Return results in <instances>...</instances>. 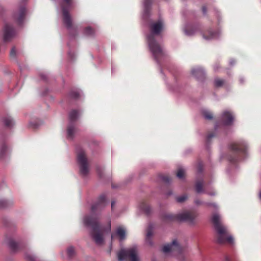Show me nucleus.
I'll return each instance as SVG.
<instances>
[{
    "instance_id": "cd10ccee",
    "label": "nucleus",
    "mask_w": 261,
    "mask_h": 261,
    "mask_svg": "<svg viewBox=\"0 0 261 261\" xmlns=\"http://www.w3.org/2000/svg\"><path fill=\"white\" fill-rule=\"evenodd\" d=\"M151 3L152 0H144V7L146 13H148L149 11Z\"/></svg>"
},
{
    "instance_id": "f257e3e1",
    "label": "nucleus",
    "mask_w": 261,
    "mask_h": 261,
    "mask_svg": "<svg viewBox=\"0 0 261 261\" xmlns=\"http://www.w3.org/2000/svg\"><path fill=\"white\" fill-rule=\"evenodd\" d=\"M164 23L161 20L151 23L149 27L151 34L147 36L150 49L158 63H160V59L165 54L161 45L156 41L154 36L159 35L164 30Z\"/></svg>"
},
{
    "instance_id": "4c0bfd02",
    "label": "nucleus",
    "mask_w": 261,
    "mask_h": 261,
    "mask_svg": "<svg viewBox=\"0 0 261 261\" xmlns=\"http://www.w3.org/2000/svg\"><path fill=\"white\" fill-rule=\"evenodd\" d=\"M96 171L100 177L102 176V170L99 167H96Z\"/></svg>"
},
{
    "instance_id": "79ce46f5",
    "label": "nucleus",
    "mask_w": 261,
    "mask_h": 261,
    "mask_svg": "<svg viewBox=\"0 0 261 261\" xmlns=\"http://www.w3.org/2000/svg\"><path fill=\"white\" fill-rule=\"evenodd\" d=\"M224 83H216L215 87H220L223 85Z\"/></svg>"
},
{
    "instance_id": "ddd939ff",
    "label": "nucleus",
    "mask_w": 261,
    "mask_h": 261,
    "mask_svg": "<svg viewBox=\"0 0 261 261\" xmlns=\"http://www.w3.org/2000/svg\"><path fill=\"white\" fill-rule=\"evenodd\" d=\"M15 35V30L14 28L10 24L6 23L4 29L3 39L5 42H8Z\"/></svg>"
},
{
    "instance_id": "412c9836",
    "label": "nucleus",
    "mask_w": 261,
    "mask_h": 261,
    "mask_svg": "<svg viewBox=\"0 0 261 261\" xmlns=\"http://www.w3.org/2000/svg\"><path fill=\"white\" fill-rule=\"evenodd\" d=\"M116 234L119 237L121 241L124 240L125 238V230L122 227L117 228Z\"/></svg>"
},
{
    "instance_id": "6e6552de",
    "label": "nucleus",
    "mask_w": 261,
    "mask_h": 261,
    "mask_svg": "<svg viewBox=\"0 0 261 261\" xmlns=\"http://www.w3.org/2000/svg\"><path fill=\"white\" fill-rule=\"evenodd\" d=\"M76 152L80 173L83 176H86L89 172V167L85 152L80 148H77Z\"/></svg>"
},
{
    "instance_id": "0eeeda50",
    "label": "nucleus",
    "mask_w": 261,
    "mask_h": 261,
    "mask_svg": "<svg viewBox=\"0 0 261 261\" xmlns=\"http://www.w3.org/2000/svg\"><path fill=\"white\" fill-rule=\"evenodd\" d=\"M118 257L120 261H139L137 247L121 249L118 254Z\"/></svg>"
},
{
    "instance_id": "6ab92c4d",
    "label": "nucleus",
    "mask_w": 261,
    "mask_h": 261,
    "mask_svg": "<svg viewBox=\"0 0 261 261\" xmlns=\"http://www.w3.org/2000/svg\"><path fill=\"white\" fill-rule=\"evenodd\" d=\"M140 208L146 215H149L151 213V210L148 204L145 202L143 201L140 204Z\"/></svg>"
},
{
    "instance_id": "f8f14e48",
    "label": "nucleus",
    "mask_w": 261,
    "mask_h": 261,
    "mask_svg": "<svg viewBox=\"0 0 261 261\" xmlns=\"http://www.w3.org/2000/svg\"><path fill=\"white\" fill-rule=\"evenodd\" d=\"M184 249L178 244L175 240H173L171 244L165 245L163 248V251L164 253L175 252V254L176 255H181Z\"/></svg>"
},
{
    "instance_id": "a878e982",
    "label": "nucleus",
    "mask_w": 261,
    "mask_h": 261,
    "mask_svg": "<svg viewBox=\"0 0 261 261\" xmlns=\"http://www.w3.org/2000/svg\"><path fill=\"white\" fill-rule=\"evenodd\" d=\"M84 33L87 36H93L94 34L95 30L90 27H87L85 28Z\"/></svg>"
},
{
    "instance_id": "f704fd0d",
    "label": "nucleus",
    "mask_w": 261,
    "mask_h": 261,
    "mask_svg": "<svg viewBox=\"0 0 261 261\" xmlns=\"http://www.w3.org/2000/svg\"><path fill=\"white\" fill-rule=\"evenodd\" d=\"M215 136V134L214 132H210L208 134H207V137H206V141L207 143H208L209 142H210L211 141V139L214 137Z\"/></svg>"
},
{
    "instance_id": "a19ab883",
    "label": "nucleus",
    "mask_w": 261,
    "mask_h": 261,
    "mask_svg": "<svg viewBox=\"0 0 261 261\" xmlns=\"http://www.w3.org/2000/svg\"><path fill=\"white\" fill-rule=\"evenodd\" d=\"M198 171L199 172H201L202 171V165L201 163H199L198 165Z\"/></svg>"
},
{
    "instance_id": "9b49d317",
    "label": "nucleus",
    "mask_w": 261,
    "mask_h": 261,
    "mask_svg": "<svg viewBox=\"0 0 261 261\" xmlns=\"http://www.w3.org/2000/svg\"><path fill=\"white\" fill-rule=\"evenodd\" d=\"M27 10L24 6H20L13 14L15 22L18 25H22L25 18Z\"/></svg>"
},
{
    "instance_id": "a18cd8bd",
    "label": "nucleus",
    "mask_w": 261,
    "mask_h": 261,
    "mask_svg": "<svg viewBox=\"0 0 261 261\" xmlns=\"http://www.w3.org/2000/svg\"><path fill=\"white\" fill-rule=\"evenodd\" d=\"M111 229V222H109V224H108V230L110 231Z\"/></svg>"
},
{
    "instance_id": "5701e85b",
    "label": "nucleus",
    "mask_w": 261,
    "mask_h": 261,
    "mask_svg": "<svg viewBox=\"0 0 261 261\" xmlns=\"http://www.w3.org/2000/svg\"><path fill=\"white\" fill-rule=\"evenodd\" d=\"M196 30L197 28L195 27H187L185 30V32L187 35L190 36L193 35Z\"/></svg>"
},
{
    "instance_id": "39448f33",
    "label": "nucleus",
    "mask_w": 261,
    "mask_h": 261,
    "mask_svg": "<svg viewBox=\"0 0 261 261\" xmlns=\"http://www.w3.org/2000/svg\"><path fill=\"white\" fill-rule=\"evenodd\" d=\"M197 215L196 212L191 211L175 215L171 213H165L162 216V220L166 222L176 221H186L192 223Z\"/></svg>"
},
{
    "instance_id": "603ef678",
    "label": "nucleus",
    "mask_w": 261,
    "mask_h": 261,
    "mask_svg": "<svg viewBox=\"0 0 261 261\" xmlns=\"http://www.w3.org/2000/svg\"><path fill=\"white\" fill-rule=\"evenodd\" d=\"M168 194V195H170L172 194V192H169V193Z\"/></svg>"
},
{
    "instance_id": "20e7f679",
    "label": "nucleus",
    "mask_w": 261,
    "mask_h": 261,
    "mask_svg": "<svg viewBox=\"0 0 261 261\" xmlns=\"http://www.w3.org/2000/svg\"><path fill=\"white\" fill-rule=\"evenodd\" d=\"M231 154L228 156V160L233 163L245 158L247 147L243 142L232 143L229 145Z\"/></svg>"
},
{
    "instance_id": "b1692460",
    "label": "nucleus",
    "mask_w": 261,
    "mask_h": 261,
    "mask_svg": "<svg viewBox=\"0 0 261 261\" xmlns=\"http://www.w3.org/2000/svg\"><path fill=\"white\" fill-rule=\"evenodd\" d=\"M69 97L74 99H78L80 97V93L77 90H72L69 93Z\"/></svg>"
},
{
    "instance_id": "37998d69",
    "label": "nucleus",
    "mask_w": 261,
    "mask_h": 261,
    "mask_svg": "<svg viewBox=\"0 0 261 261\" xmlns=\"http://www.w3.org/2000/svg\"><path fill=\"white\" fill-rule=\"evenodd\" d=\"M202 12L204 14H206V7L205 6H203L202 7Z\"/></svg>"
},
{
    "instance_id": "de8ad7c7",
    "label": "nucleus",
    "mask_w": 261,
    "mask_h": 261,
    "mask_svg": "<svg viewBox=\"0 0 261 261\" xmlns=\"http://www.w3.org/2000/svg\"><path fill=\"white\" fill-rule=\"evenodd\" d=\"M225 260L226 261H231V259L228 256H226Z\"/></svg>"
},
{
    "instance_id": "1a4fd4ad",
    "label": "nucleus",
    "mask_w": 261,
    "mask_h": 261,
    "mask_svg": "<svg viewBox=\"0 0 261 261\" xmlns=\"http://www.w3.org/2000/svg\"><path fill=\"white\" fill-rule=\"evenodd\" d=\"M108 204L106 196L105 194L100 195L91 207V212L92 215L99 214Z\"/></svg>"
},
{
    "instance_id": "7ed1b4c3",
    "label": "nucleus",
    "mask_w": 261,
    "mask_h": 261,
    "mask_svg": "<svg viewBox=\"0 0 261 261\" xmlns=\"http://www.w3.org/2000/svg\"><path fill=\"white\" fill-rule=\"evenodd\" d=\"M84 222L86 226L91 227V236L95 243L98 245H102L104 242V230L99 225L97 218L88 215L85 217Z\"/></svg>"
},
{
    "instance_id": "2eb2a0df",
    "label": "nucleus",
    "mask_w": 261,
    "mask_h": 261,
    "mask_svg": "<svg viewBox=\"0 0 261 261\" xmlns=\"http://www.w3.org/2000/svg\"><path fill=\"white\" fill-rule=\"evenodd\" d=\"M153 228L154 226L152 224L150 223L146 229V242L149 245H152L153 242L151 240V237L153 234Z\"/></svg>"
},
{
    "instance_id": "4be33fe9",
    "label": "nucleus",
    "mask_w": 261,
    "mask_h": 261,
    "mask_svg": "<svg viewBox=\"0 0 261 261\" xmlns=\"http://www.w3.org/2000/svg\"><path fill=\"white\" fill-rule=\"evenodd\" d=\"M203 181L202 180L197 181L195 184V190L196 192L199 193L202 192L203 191Z\"/></svg>"
},
{
    "instance_id": "423d86ee",
    "label": "nucleus",
    "mask_w": 261,
    "mask_h": 261,
    "mask_svg": "<svg viewBox=\"0 0 261 261\" xmlns=\"http://www.w3.org/2000/svg\"><path fill=\"white\" fill-rule=\"evenodd\" d=\"M61 8L63 12V22L69 30L74 29L71 16L69 9L72 7L73 0H62Z\"/></svg>"
},
{
    "instance_id": "393cba45",
    "label": "nucleus",
    "mask_w": 261,
    "mask_h": 261,
    "mask_svg": "<svg viewBox=\"0 0 261 261\" xmlns=\"http://www.w3.org/2000/svg\"><path fill=\"white\" fill-rule=\"evenodd\" d=\"M3 121L5 125L9 127H10L13 125V120L9 116H6L3 118Z\"/></svg>"
},
{
    "instance_id": "bb28decb",
    "label": "nucleus",
    "mask_w": 261,
    "mask_h": 261,
    "mask_svg": "<svg viewBox=\"0 0 261 261\" xmlns=\"http://www.w3.org/2000/svg\"><path fill=\"white\" fill-rule=\"evenodd\" d=\"M203 117L207 120H211L213 118V114L209 111L204 110L202 112Z\"/></svg>"
},
{
    "instance_id": "c9c22d12",
    "label": "nucleus",
    "mask_w": 261,
    "mask_h": 261,
    "mask_svg": "<svg viewBox=\"0 0 261 261\" xmlns=\"http://www.w3.org/2000/svg\"><path fill=\"white\" fill-rule=\"evenodd\" d=\"M40 124L39 123L36 122V121L34 122H31L30 123V126L34 129L38 128V127L40 125Z\"/></svg>"
},
{
    "instance_id": "09e8293b",
    "label": "nucleus",
    "mask_w": 261,
    "mask_h": 261,
    "mask_svg": "<svg viewBox=\"0 0 261 261\" xmlns=\"http://www.w3.org/2000/svg\"><path fill=\"white\" fill-rule=\"evenodd\" d=\"M114 205H115V202L114 201H112V203H111V206H112V209H113V208L114 207Z\"/></svg>"
},
{
    "instance_id": "e433bc0d",
    "label": "nucleus",
    "mask_w": 261,
    "mask_h": 261,
    "mask_svg": "<svg viewBox=\"0 0 261 261\" xmlns=\"http://www.w3.org/2000/svg\"><path fill=\"white\" fill-rule=\"evenodd\" d=\"M25 258L28 261H36L35 257L31 255H27Z\"/></svg>"
},
{
    "instance_id": "a211bd4d",
    "label": "nucleus",
    "mask_w": 261,
    "mask_h": 261,
    "mask_svg": "<svg viewBox=\"0 0 261 261\" xmlns=\"http://www.w3.org/2000/svg\"><path fill=\"white\" fill-rule=\"evenodd\" d=\"M14 202L12 200H7L3 199H0V208H8L12 206Z\"/></svg>"
},
{
    "instance_id": "49530a36",
    "label": "nucleus",
    "mask_w": 261,
    "mask_h": 261,
    "mask_svg": "<svg viewBox=\"0 0 261 261\" xmlns=\"http://www.w3.org/2000/svg\"><path fill=\"white\" fill-rule=\"evenodd\" d=\"M235 61L234 60H231L230 61V65H233L234 63H235Z\"/></svg>"
},
{
    "instance_id": "aec40b11",
    "label": "nucleus",
    "mask_w": 261,
    "mask_h": 261,
    "mask_svg": "<svg viewBox=\"0 0 261 261\" xmlns=\"http://www.w3.org/2000/svg\"><path fill=\"white\" fill-rule=\"evenodd\" d=\"M9 245L10 248L13 251H16L20 249V245L13 240H10L9 241Z\"/></svg>"
},
{
    "instance_id": "c756f323",
    "label": "nucleus",
    "mask_w": 261,
    "mask_h": 261,
    "mask_svg": "<svg viewBox=\"0 0 261 261\" xmlns=\"http://www.w3.org/2000/svg\"><path fill=\"white\" fill-rule=\"evenodd\" d=\"M74 253H75L74 248L73 247L70 246L68 248L67 254L70 258L74 256Z\"/></svg>"
},
{
    "instance_id": "c03bdc74",
    "label": "nucleus",
    "mask_w": 261,
    "mask_h": 261,
    "mask_svg": "<svg viewBox=\"0 0 261 261\" xmlns=\"http://www.w3.org/2000/svg\"><path fill=\"white\" fill-rule=\"evenodd\" d=\"M206 193H207V194H208L210 195H211V196H214V195H215V193L214 191H212V192H206Z\"/></svg>"
},
{
    "instance_id": "8fccbe9b",
    "label": "nucleus",
    "mask_w": 261,
    "mask_h": 261,
    "mask_svg": "<svg viewBox=\"0 0 261 261\" xmlns=\"http://www.w3.org/2000/svg\"><path fill=\"white\" fill-rule=\"evenodd\" d=\"M114 236H115V234H112L111 237H112V240L114 238Z\"/></svg>"
},
{
    "instance_id": "c85d7f7f",
    "label": "nucleus",
    "mask_w": 261,
    "mask_h": 261,
    "mask_svg": "<svg viewBox=\"0 0 261 261\" xmlns=\"http://www.w3.org/2000/svg\"><path fill=\"white\" fill-rule=\"evenodd\" d=\"M7 149V147L5 143H3L0 146V158H3L5 155Z\"/></svg>"
},
{
    "instance_id": "ea45409f",
    "label": "nucleus",
    "mask_w": 261,
    "mask_h": 261,
    "mask_svg": "<svg viewBox=\"0 0 261 261\" xmlns=\"http://www.w3.org/2000/svg\"><path fill=\"white\" fill-rule=\"evenodd\" d=\"M204 204L207 206H213L214 207H216L217 206L215 203H210V202H204Z\"/></svg>"
},
{
    "instance_id": "864d4df0",
    "label": "nucleus",
    "mask_w": 261,
    "mask_h": 261,
    "mask_svg": "<svg viewBox=\"0 0 261 261\" xmlns=\"http://www.w3.org/2000/svg\"><path fill=\"white\" fill-rule=\"evenodd\" d=\"M259 198H260V199H261V192L259 193Z\"/></svg>"
},
{
    "instance_id": "72a5a7b5",
    "label": "nucleus",
    "mask_w": 261,
    "mask_h": 261,
    "mask_svg": "<svg viewBox=\"0 0 261 261\" xmlns=\"http://www.w3.org/2000/svg\"><path fill=\"white\" fill-rule=\"evenodd\" d=\"M10 57L11 58L16 59V50L15 47H12L10 51Z\"/></svg>"
},
{
    "instance_id": "5fc2aeb1",
    "label": "nucleus",
    "mask_w": 261,
    "mask_h": 261,
    "mask_svg": "<svg viewBox=\"0 0 261 261\" xmlns=\"http://www.w3.org/2000/svg\"><path fill=\"white\" fill-rule=\"evenodd\" d=\"M216 82H223V81H222L219 80V81H217Z\"/></svg>"
},
{
    "instance_id": "4468645a",
    "label": "nucleus",
    "mask_w": 261,
    "mask_h": 261,
    "mask_svg": "<svg viewBox=\"0 0 261 261\" xmlns=\"http://www.w3.org/2000/svg\"><path fill=\"white\" fill-rule=\"evenodd\" d=\"M233 116L232 113L229 111H224L222 114V120L226 125H230L231 124L233 120Z\"/></svg>"
},
{
    "instance_id": "dca6fc26",
    "label": "nucleus",
    "mask_w": 261,
    "mask_h": 261,
    "mask_svg": "<svg viewBox=\"0 0 261 261\" xmlns=\"http://www.w3.org/2000/svg\"><path fill=\"white\" fill-rule=\"evenodd\" d=\"M219 36V32L217 31H214L211 29H208L204 31L202 33L203 38L206 40H210L216 38Z\"/></svg>"
},
{
    "instance_id": "6e6d98bb",
    "label": "nucleus",
    "mask_w": 261,
    "mask_h": 261,
    "mask_svg": "<svg viewBox=\"0 0 261 261\" xmlns=\"http://www.w3.org/2000/svg\"><path fill=\"white\" fill-rule=\"evenodd\" d=\"M44 80H47V79L46 78H44Z\"/></svg>"
},
{
    "instance_id": "9d476101",
    "label": "nucleus",
    "mask_w": 261,
    "mask_h": 261,
    "mask_svg": "<svg viewBox=\"0 0 261 261\" xmlns=\"http://www.w3.org/2000/svg\"><path fill=\"white\" fill-rule=\"evenodd\" d=\"M79 114V111L76 110H71L69 114L70 123L67 127V135L69 138H72L74 137L75 129L74 122L76 120Z\"/></svg>"
},
{
    "instance_id": "58836bf2",
    "label": "nucleus",
    "mask_w": 261,
    "mask_h": 261,
    "mask_svg": "<svg viewBox=\"0 0 261 261\" xmlns=\"http://www.w3.org/2000/svg\"><path fill=\"white\" fill-rule=\"evenodd\" d=\"M194 203L197 205L204 204V202H202L198 199H196L194 200Z\"/></svg>"
},
{
    "instance_id": "f3484780",
    "label": "nucleus",
    "mask_w": 261,
    "mask_h": 261,
    "mask_svg": "<svg viewBox=\"0 0 261 261\" xmlns=\"http://www.w3.org/2000/svg\"><path fill=\"white\" fill-rule=\"evenodd\" d=\"M192 74L197 77L199 80H202L205 77V72L201 67H196L192 69L191 71Z\"/></svg>"
},
{
    "instance_id": "473e14b6",
    "label": "nucleus",
    "mask_w": 261,
    "mask_h": 261,
    "mask_svg": "<svg viewBox=\"0 0 261 261\" xmlns=\"http://www.w3.org/2000/svg\"><path fill=\"white\" fill-rule=\"evenodd\" d=\"M188 197L187 195H184L181 196H179L176 198V200L178 202L181 203L184 202L187 199Z\"/></svg>"
},
{
    "instance_id": "2f4dec72",
    "label": "nucleus",
    "mask_w": 261,
    "mask_h": 261,
    "mask_svg": "<svg viewBox=\"0 0 261 261\" xmlns=\"http://www.w3.org/2000/svg\"><path fill=\"white\" fill-rule=\"evenodd\" d=\"M160 178L166 183H169L171 181V178L167 175H161Z\"/></svg>"
},
{
    "instance_id": "f03ea898",
    "label": "nucleus",
    "mask_w": 261,
    "mask_h": 261,
    "mask_svg": "<svg viewBox=\"0 0 261 261\" xmlns=\"http://www.w3.org/2000/svg\"><path fill=\"white\" fill-rule=\"evenodd\" d=\"M211 221L218 233L217 243L220 244L225 243L233 244V239L229 234L227 228L222 224L220 216L217 213L213 214Z\"/></svg>"
},
{
    "instance_id": "7c9ffc66",
    "label": "nucleus",
    "mask_w": 261,
    "mask_h": 261,
    "mask_svg": "<svg viewBox=\"0 0 261 261\" xmlns=\"http://www.w3.org/2000/svg\"><path fill=\"white\" fill-rule=\"evenodd\" d=\"M176 176L179 179H182L185 176V171L182 168H179L178 169Z\"/></svg>"
},
{
    "instance_id": "3c124183",
    "label": "nucleus",
    "mask_w": 261,
    "mask_h": 261,
    "mask_svg": "<svg viewBox=\"0 0 261 261\" xmlns=\"http://www.w3.org/2000/svg\"><path fill=\"white\" fill-rule=\"evenodd\" d=\"M3 9L2 7L1 6H0V11H2Z\"/></svg>"
}]
</instances>
